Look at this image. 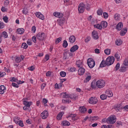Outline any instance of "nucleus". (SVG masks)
I'll return each instance as SVG.
<instances>
[{"mask_svg": "<svg viewBox=\"0 0 128 128\" xmlns=\"http://www.w3.org/2000/svg\"><path fill=\"white\" fill-rule=\"evenodd\" d=\"M116 60V58H114V56H108L106 59V64L108 66H112L114 62V60Z\"/></svg>", "mask_w": 128, "mask_h": 128, "instance_id": "nucleus-1", "label": "nucleus"}, {"mask_svg": "<svg viewBox=\"0 0 128 128\" xmlns=\"http://www.w3.org/2000/svg\"><path fill=\"white\" fill-rule=\"evenodd\" d=\"M96 86L98 88H102L106 86V82L102 80H98L96 82Z\"/></svg>", "mask_w": 128, "mask_h": 128, "instance_id": "nucleus-2", "label": "nucleus"}, {"mask_svg": "<svg viewBox=\"0 0 128 128\" xmlns=\"http://www.w3.org/2000/svg\"><path fill=\"white\" fill-rule=\"evenodd\" d=\"M107 124H114L116 122V116H110L106 119Z\"/></svg>", "mask_w": 128, "mask_h": 128, "instance_id": "nucleus-3", "label": "nucleus"}, {"mask_svg": "<svg viewBox=\"0 0 128 128\" xmlns=\"http://www.w3.org/2000/svg\"><path fill=\"white\" fill-rule=\"evenodd\" d=\"M36 38L38 40L42 41L46 40V34L44 32H39L36 34Z\"/></svg>", "mask_w": 128, "mask_h": 128, "instance_id": "nucleus-4", "label": "nucleus"}, {"mask_svg": "<svg viewBox=\"0 0 128 128\" xmlns=\"http://www.w3.org/2000/svg\"><path fill=\"white\" fill-rule=\"evenodd\" d=\"M86 5L84 3H80L78 6V12L79 14H82L84 12Z\"/></svg>", "mask_w": 128, "mask_h": 128, "instance_id": "nucleus-5", "label": "nucleus"}, {"mask_svg": "<svg viewBox=\"0 0 128 128\" xmlns=\"http://www.w3.org/2000/svg\"><path fill=\"white\" fill-rule=\"evenodd\" d=\"M87 64H88V66L90 68H92L96 66V62L92 58H89L88 60Z\"/></svg>", "mask_w": 128, "mask_h": 128, "instance_id": "nucleus-6", "label": "nucleus"}, {"mask_svg": "<svg viewBox=\"0 0 128 128\" xmlns=\"http://www.w3.org/2000/svg\"><path fill=\"white\" fill-rule=\"evenodd\" d=\"M98 102V98L96 97H91L88 101L89 104H96Z\"/></svg>", "mask_w": 128, "mask_h": 128, "instance_id": "nucleus-7", "label": "nucleus"}, {"mask_svg": "<svg viewBox=\"0 0 128 128\" xmlns=\"http://www.w3.org/2000/svg\"><path fill=\"white\" fill-rule=\"evenodd\" d=\"M41 116L43 120H46V118H48V112L46 110H44L41 114Z\"/></svg>", "mask_w": 128, "mask_h": 128, "instance_id": "nucleus-8", "label": "nucleus"}, {"mask_svg": "<svg viewBox=\"0 0 128 128\" xmlns=\"http://www.w3.org/2000/svg\"><path fill=\"white\" fill-rule=\"evenodd\" d=\"M23 104L25 105V106H28V108H30V106L32 104V102H28L26 99H24Z\"/></svg>", "mask_w": 128, "mask_h": 128, "instance_id": "nucleus-9", "label": "nucleus"}, {"mask_svg": "<svg viewBox=\"0 0 128 128\" xmlns=\"http://www.w3.org/2000/svg\"><path fill=\"white\" fill-rule=\"evenodd\" d=\"M92 34L94 40H98V32L94 30L92 31Z\"/></svg>", "mask_w": 128, "mask_h": 128, "instance_id": "nucleus-10", "label": "nucleus"}, {"mask_svg": "<svg viewBox=\"0 0 128 128\" xmlns=\"http://www.w3.org/2000/svg\"><path fill=\"white\" fill-rule=\"evenodd\" d=\"M36 18H40V20H44V16L40 12H36Z\"/></svg>", "mask_w": 128, "mask_h": 128, "instance_id": "nucleus-11", "label": "nucleus"}, {"mask_svg": "<svg viewBox=\"0 0 128 128\" xmlns=\"http://www.w3.org/2000/svg\"><path fill=\"white\" fill-rule=\"evenodd\" d=\"M86 72V70L83 68H80L78 70V74L79 76H82Z\"/></svg>", "mask_w": 128, "mask_h": 128, "instance_id": "nucleus-12", "label": "nucleus"}, {"mask_svg": "<svg viewBox=\"0 0 128 128\" xmlns=\"http://www.w3.org/2000/svg\"><path fill=\"white\" fill-rule=\"evenodd\" d=\"M54 16H56V18H62L64 16V14L62 13L58 12H54L53 14Z\"/></svg>", "mask_w": 128, "mask_h": 128, "instance_id": "nucleus-13", "label": "nucleus"}, {"mask_svg": "<svg viewBox=\"0 0 128 128\" xmlns=\"http://www.w3.org/2000/svg\"><path fill=\"white\" fill-rule=\"evenodd\" d=\"M123 26L124 24H122V22H120L116 26V30H121L122 28H123Z\"/></svg>", "mask_w": 128, "mask_h": 128, "instance_id": "nucleus-14", "label": "nucleus"}, {"mask_svg": "<svg viewBox=\"0 0 128 128\" xmlns=\"http://www.w3.org/2000/svg\"><path fill=\"white\" fill-rule=\"evenodd\" d=\"M6 86L2 85L0 86V94H4L6 92Z\"/></svg>", "mask_w": 128, "mask_h": 128, "instance_id": "nucleus-15", "label": "nucleus"}, {"mask_svg": "<svg viewBox=\"0 0 128 128\" xmlns=\"http://www.w3.org/2000/svg\"><path fill=\"white\" fill-rule=\"evenodd\" d=\"M78 50V46L75 45V46H74L70 49V52H76V50Z\"/></svg>", "mask_w": 128, "mask_h": 128, "instance_id": "nucleus-16", "label": "nucleus"}, {"mask_svg": "<svg viewBox=\"0 0 128 128\" xmlns=\"http://www.w3.org/2000/svg\"><path fill=\"white\" fill-rule=\"evenodd\" d=\"M79 110L80 112H82V114H86L88 110L84 106H80L79 108Z\"/></svg>", "mask_w": 128, "mask_h": 128, "instance_id": "nucleus-17", "label": "nucleus"}, {"mask_svg": "<svg viewBox=\"0 0 128 128\" xmlns=\"http://www.w3.org/2000/svg\"><path fill=\"white\" fill-rule=\"evenodd\" d=\"M106 94L107 96H108V98H112V96H114V94H112V92L110 90H106Z\"/></svg>", "mask_w": 128, "mask_h": 128, "instance_id": "nucleus-18", "label": "nucleus"}, {"mask_svg": "<svg viewBox=\"0 0 128 128\" xmlns=\"http://www.w3.org/2000/svg\"><path fill=\"white\" fill-rule=\"evenodd\" d=\"M76 36H72L69 38V42H71V44H74V42H76Z\"/></svg>", "mask_w": 128, "mask_h": 128, "instance_id": "nucleus-19", "label": "nucleus"}, {"mask_svg": "<svg viewBox=\"0 0 128 128\" xmlns=\"http://www.w3.org/2000/svg\"><path fill=\"white\" fill-rule=\"evenodd\" d=\"M64 114V112H60L57 116L56 118L58 120H61L62 117Z\"/></svg>", "mask_w": 128, "mask_h": 128, "instance_id": "nucleus-20", "label": "nucleus"}, {"mask_svg": "<svg viewBox=\"0 0 128 128\" xmlns=\"http://www.w3.org/2000/svg\"><path fill=\"white\" fill-rule=\"evenodd\" d=\"M63 98H70V95L68 94L66 92L62 93Z\"/></svg>", "mask_w": 128, "mask_h": 128, "instance_id": "nucleus-21", "label": "nucleus"}, {"mask_svg": "<svg viewBox=\"0 0 128 128\" xmlns=\"http://www.w3.org/2000/svg\"><path fill=\"white\" fill-rule=\"evenodd\" d=\"M94 28H98V30H102V26L101 23L94 24Z\"/></svg>", "mask_w": 128, "mask_h": 128, "instance_id": "nucleus-22", "label": "nucleus"}, {"mask_svg": "<svg viewBox=\"0 0 128 128\" xmlns=\"http://www.w3.org/2000/svg\"><path fill=\"white\" fill-rule=\"evenodd\" d=\"M100 24L102 28H106L108 26V22L106 21H102Z\"/></svg>", "mask_w": 128, "mask_h": 128, "instance_id": "nucleus-23", "label": "nucleus"}, {"mask_svg": "<svg viewBox=\"0 0 128 128\" xmlns=\"http://www.w3.org/2000/svg\"><path fill=\"white\" fill-rule=\"evenodd\" d=\"M128 32V28H124L123 30H121L120 32V36H124V34H126V32Z\"/></svg>", "mask_w": 128, "mask_h": 128, "instance_id": "nucleus-24", "label": "nucleus"}, {"mask_svg": "<svg viewBox=\"0 0 128 128\" xmlns=\"http://www.w3.org/2000/svg\"><path fill=\"white\" fill-rule=\"evenodd\" d=\"M100 118L98 116H94L90 117V120L91 122H94V120H98Z\"/></svg>", "mask_w": 128, "mask_h": 128, "instance_id": "nucleus-25", "label": "nucleus"}, {"mask_svg": "<svg viewBox=\"0 0 128 128\" xmlns=\"http://www.w3.org/2000/svg\"><path fill=\"white\" fill-rule=\"evenodd\" d=\"M106 66V61H104V60H102V62H101L100 64V68H104V66Z\"/></svg>", "mask_w": 128, "mask_h": 128, "instance_id": "nucleus-26", "label": "nucleus"}, {"mask_svg": "<svg viewBox=\"0 0 128 128\" xmlns=\"http://www.w3.org/2000/svg\"><path fill=\"white\" fill-rule=\"evenodd\" d=\"M92 78V76L89 75L84 80V82H90V80Z\"/></svg>", "mask_w": 128, "mask_h": 128, "instance_id": "nucleus-27", "label": "nucleus"}, {"mask_svg": "<svg viewBox=\"0 0 128 128\" xmlns=\"http://www.w3.org/2000/svg\"><path fill=\"white\" fill-rule=\"evenodd\" d=\"M120 72H126V66H121L119 70Z\"/></svg>", "mask_w": 128, "mask_h": 128, "instance_id": "nucleus-28", "label": "nucleus"}, {"mask_svg": "<svg viewBox=\"0 0 128 128\" xmlns=\"http://www.w3.org/2000/svg\"><path fill=\"white\" fill-rule=\"evenodd\" d=\"M62 124L64 126H70V122H68V121H67V120H64V121L62 122Z\"/></svg>", "mask_w": 128, "mask_h": 128, "instance_id": "nucleus-29", "label": "nucleus"}, {"mask_svg": "<svg viewBox=\"0 0 128 128\" xmlns=\"http://www.w3.org/2000/svg\"><path fill=\"white\" fill-rule=\"evenodd\" d=\"M64 18H60L59 20H58V24L60 26H62L64 24Z\"/></svg>", "mask_w": 128, "mask_h": 128, "instance_id": "nucleus-30", "label": "nucleus"}, {"mask_svg": "<svg viewBox=\"0 0 128 128\" xmlns=\"http://www.w3.org/2000/svg\"><path fill=\"white\" fill-rule=\"evenodd\" d=\"M76 65L78 68H80V66H82V62L80 60L76 62Z\"/></svg>", "mask_w": 128, "mask_h": 128, "instance_id": "nucleus-31", "label": "nucleus"}, {"mask_svg": "<svg viewBox=\"0 0 128 128\" xmlns=\"http://www.w3.org/2000/svg\"><path fill=\"white\" fill-rule=\"evenodd\" d=\"M21 48H24V50L28 48V44H26V42L22 43L21 46Z\"/></svg>", "mask_w": 128, "mask_h": 128, "instance_id": "nucleus-32", "label": "nucleus"}, {"mask_svg": "<svg viewBox=\"0 0 128 128\" xmlns=\"http://www.w3.org/2000/svg\"><path fill=\"white\" fill-rule=\"evenodd\" d=\"M17 32L19 34H24V29L18 28L17 29Z\"/></svg>", "mask_w": 128, "mask_h": 128, "instance_id": "nucleus-33", "label": "nucleus"}, {"mask_svg": "<svg viewBox=\"0 0 128 128\" xmlns=\"http://www.w3.org/2000/svg\"><path fill=\"white\" fill-rule=\"evenodd\" d=\"M116 46H120L122 44V41L121 40H116Z\"/></svg>", "mask_w": 128, "mask_h": 128, "instance_id": "nucleus-34", "label": "nucleus"}, {"mask_svg": "<svg viewBox=\"0 0 128 128\" xmlns=\"http://www.w3.org/2000/svg\"><path fill=\"white\" fill-rule=\"evenodd\" d=\"M60 76L62 78H64L66 76V72H64V71H61L60 72Z\"/></svg>", "mask_w": 128, "mask_h": 128, "instance_id": "nucleus-35", "label": "nucleus"}, {"mask_svg": "<svg viewBox=\"0 0 128 128\" xmlns=\"http://www.w3.org/2000/svg\"><path fill=\"white\" fill-rule=\"evenodd\" d=\"M120 62L117 63L115 66V72H116L117 70H120Z\"/></svg>", "mask_w": 128, "mask_h": 128, "instance_id": "nucleus-36", "label": "nucleus"}, {"mask_svg": "<svg viewBox=\"0 0 128 128\" xmlns=\"http://www.w3.org/2000/svg\"><path fill=\"white\" fill-rule=\"evenodd\" d=\"M62 37H60V38H56V44H59V42H62Z\"/></svg>", "mask_w": 128, "mask_h": 128, "instance_id": "nucleus-37", "label": "nucleus"}, {"mask_svg": "<svg viewBox=\"0 0 128 128\" xmlns=\"http://www.w3.org/2000/svg\"><path fill=\"white\" fill-rule=\"evenodd\" d=\"M62 46L64 48H68V42L66 40H64Z\"/></svg>", "mask_w": 128, "mask_h": 128, "instance_id": "nucleus-38", "label": "nucleus"}, {"mask_svg": "<svg viewBox=\"0 0 128 128\" xmlns=\"http://www.w3.org/2000/svg\"><path fill=\"white\" fill-rule=\"evenodd\" d=\"M2 36H4V38H6L8 36V32H6L5 31L3 32L2 33Z\"/></svg>", "mask_w": 128, "mask_h": 128, "instance_id": "nucleus-39", "label": "nucleus"}, {"mask_svg": "<svg viewBox=\"0 0 128 128\" xmlns=\"http://www.w3.org/2000/svg\"><path fill=\"white\" fill-rule=\"evenodd\" d=\"M114 18L116 20H118L120 18V14H115Z\"/></svg>", "mask_w": 128, "mask_h": 128, "instance_id": "nucleus-40", "label": "nucleus"}, {"mask_svg": "<svg viewBox=\"0 0 128 128\" xmlns=\"http://www.w3.org/2000/svg\"><path fill=\"white\" fill-rule=\"evenodd\" d=\"M97 14H98V16H102V8L98 9L97 10Z\"/></svg>", "mask_w": 128, "mask_h": 128, "instance_id": "nucleus-41", "label": "nucleus"}, {"mask_svg": "<svg viewBox=\"0 0 128 128\" xmlns=\"http://www.w3.org/2000/svg\"><path fill=\"white\" fill-rule=\"evenodd\" d=\"M104 52V54L107 56L110 54V49L105 50Z\"/></svg>", "mask_w": 128, "mask_h": 128, "instance_id": "nucleus-42", "label": "nucleus"}, {"mask_svg": "<svg viewBox=\"0 0 128 128\" xmlns=\"http://www.w3.org/2000/svg\"><path fill=\"white\" fill-rule=\"evenodd\" d=\"M112 126L108 124V126L104 124L102 126L101 128H112Z\"/></svg>", "mask_w": 128, "mask_h": 128, "instance_id": "nucleus-43", "label": "nucleus"}, {"mask_svg": "<svg viewBox=\"0 0 128 128\" xmlns=\"http://www.w3.org/2000/svg\"><path fill=\"white\" fill-rule=\"evenodd\" d=\"M100 98L102 100H106V94H102L100 96Z\"/></svg>", "mask_w": 128, "mask_h": 128, "instance_id": "nucleus-44", "label": "nucleus"}, {"mask_svg": "<svg viewBox=\"0 0 128 128\" xmlns=\"http://www.w3.org/2000/svg\"><path fill=\"white\" fill-rule=\"evenodd\" d=\"M20 117H17V118H15L14 120V122L17 124H18V122H20Z\"/></svg>", "mask_w": 128, "mask_h": 128, "instance_id": "nucleus-45", "label": "nucleus"}, {"mask_svg": "<svg viewBox=\"0 0 128 128\" xmlns=\"http://www.w3.org/2000/svg\"><path fill=\"white\" fill-rule=\"evenodd\" d=\"M114 56L118 60H120V54H118V53H116L114 54Z\"/></svg>", "mask_w": 128, "mask_h": 128, "instance_id": "nucleus-46", "label": "nucleus"}, {"mask_svg": "<svg viewBox=\"0 0 128 128\" xmlns=\"http://www.w3.org/2000/svg\"><path fill=\"white\" fill-rule=\"evenodd\" d=\"M10 82H18V80L16 78L13 77V78H11V80H10Z\"/></svg>", "mask_w": 128, "mask_h": 128, "instance_id": "nucleus-47", "label": "nucleus"}, {"mask_svg": "<svg viewBox=\"0 0 128 128\" xmlns=\"http://www.w3.org/2000/svg\"><path fill=\"white\" fill-rule=\"evenodd\" d=\"M16 62H22V59H20V57H16V59H15Z\"/></svg>", "mask_w": 128, "mask_h": 128, "instance_id": "nucleus-48", "label": "nucleus"}, {"mask_svg": "<svg viewBox=\"0 0 128 128\" xmlns=\"http://www.w3.org/2000/svg\"><path fill=\"white\" fill-rule=\"evenodd\" d=\"M69 70H70L71 72H76V68L74 67H72L70 68Z\"/></svg>", "mask_w": 128, "mask_h": 128, "instance_id": "nucleus-49", "label": "nucleus"}, {"mask_svg": "<svg viewBox=\"0 0 128 128\" xmlns=\"http://www.w3.org/2000/svg\"><path fill=\"white\" fill-rule=\"evenodd\" d=\"M77 98H78V96H76L74 94L70 95V98L71 100H76Z\"/></svg>", "mask_w": 128, "mask_h": 128, "instance_id": "nucleus-50", "label": "nucleus"}, {"mask_svg": "<svg viewBox=\"0 0 128 128\" xmlns=\"http://www.w3.org/2000/svg\"><path fill=\"white\" fill-rule=\"evenodd\" d=\"M103 16L104 18H108V14L107 12H104L103 13Z\"/></svg>", "mask_w": 128, "mask_h": 128, "instance_id": "nucleus-51", "label": "nucleus"}, {"mask_svg": "<svg viewBox=\"0 0 128 128\" xmlns=\"http://www.w3.org/2000/svg\"><path fill=\"white\" fill-rule=\"evenodd\" d=\"M3 20L5 22H8V18L6 16H5L3 18Z\"/></svg>", "mask_w": 128, "mask_h": 128, "instance_id": "nucleus-52", "label": "nucleus"}, {"mask_svg": "<svg viewBox=\"0 0 128 128\" xmlns=\"http://www.w3.org/2000/svg\"><path fill=\"white\" fill-rule=\"evenodd\" d=\"M36 26H33L32 28V32H33V34H34V32H36Z\"/></svg>", "mask_w": 128, "mask_h": 128, "instance_id": "nucleus-53", "label": "nucleus"}, {"mask_svg": "<svg viewBox=\"0 0 128 128\" xmlns=\"http://www.w3.org/2000/svg\"><path fill=\"white\" fill-rule=\"evenodd\" d=\"M124 66H128V58H126L124 62Z\"/></svg>", "mask_w": 128, "mask_h": 128, "instance_id": "nucleus-54", "label": "nucleus"}, {"mask_svg": "<svg viewBox=\"0 0 128 128\" xmlns=\"http://www.w3.org/2000/svg\"><path fill=\"white\" fill-rule=\"evenodd\" d=\"M17 124H18V126H21L22 128L24 126V124L22 123V120H20Z\"/></svg>", "mask_w": 128, "mask_h": 128, "instance_id": "nucleus-55", "label": "nucleus"}, {"mask_svg": "<svg viewBox=\"0 0 128 128\" xmlns=\"http://www.w3.org/2000/svg\"><path fill=\"white\" fill-rule=\"evenodd\" d=\"M22 12L24 14H27L28 13V12L26 8H24L22 10Z\"/></svg>", "mask_w": 128, "mask_h": 128, "instance_id": "nucleus-56", "label": "nucleus"}, {"mask_svg": "<svg viewBox=\"0 0 128 128\" xmlns=\"http://www.w3.org/2000/svg\"><path fill=\"white\" fill-rule=\"evenodd\" d=\"M30 107H28L26 106H24L23 107V110H30Z\"/></svg>", "mask_w": 128, "mask_h": 128, "instance_id": "nucleus-57", "label": "nucleus"}, {"mask_svg": "<svg viewBox=\"0 0 128 128\" xmlns=\"http://www.w3.org/2000/svg\"><path fill=\"white\" fill-rule=\"evenodd\" d=\"M91 88H96V83L94 82H92Z\"/></svg>", "mask_w": 128, "mask_h": 128, "instance_id": "nucleus-58", "label": "nucleus"}, {"mask_svg": "<svg viewBox=\"0 0 128 128\" xmlns=\"http://www.w3.org/2000/svg\"><path fill=\"white\" fill-rule=\"evenodd\" d=\"M4 28V24L0 22V28Z\"/></svg>", "mask_w": 128, "mask_h": 128, "instance_id": "nucleus-59", "label": "nucleus"}, {"mask_svg": "<svg viewBox=\"0 0 128 128\" xmlns=\"http://www.w3.org/2000/svg\"><path fill=\"white\" fill-rule=\"evenodd\" d=\"M12 86L14 88H18V84H16V83L12 82Z\"/></svg>", "mask_w": 128, "mask_h": 128, "instance_id": "nucleus-60", "label": "nucleus"}, {"mask_svg": "<svg viewBox=\"0 0 128 128\" xmlns=\"http://www.w3.org/2000/svg\"><path fill=\"white\" fill-rule=\"evenodd\" d=\"M52 76V72L50 71H48L46 73V76Z\"/></svg>", "mask_w": 128, "mask_h": 128, "instance_id": "nucleus-61", "label": "nucleus"}, {"mask_svg": "<svg viewBox=\"0 0 128 128\" xmlns=\"http://www.w3.org/2000/svg\"><path fill=\"white\" fill-rule=\"evenodd\" d=\"M6 76V72H0V78H2Z\"/></svg>", "mask_w": 128, "mask_h": 128, "instance_id": "nucleus-62", "label": "nucleus"}, {"mask_svg": "<svg viewBox=\"0 0 128 128\" xmlns=\"http://www.w3.org/2000/svg\"><path fill=\"white\" fill-rule=\"evenodd\" d=\"M70 100H63L62 102H68V104H70Z\"/></svg>", "mask_w": 128, "mask_h": 128, "instance_id": "nucleus-63", "label": "nucleus"}, {"mask_svg": "<svg viewBox=\"0 0 128 128\" xmlns=\"http://www.w3.org/2000/svg\"><path fill=\"white\" fill-rule=\"evenodd\" d=\"M124 110H126V112H128V105L124 106Z\"/></svg>", "mask_w": 128, "mask_h": 128, "instance_id": "nucleus-64", "label": "nucleus"}]
</instances>
